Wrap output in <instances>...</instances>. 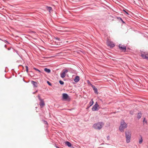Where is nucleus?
<instances>
[{
    "label": "nucleus",
    "instance_id": "obj_1",
    "mask_svg": "<svg viewBox=\"0 0 148 148\" xmlns=\"http://www.w3.org/2000/svg\"><path fill=\"white\" fill-rule=\"evenodd\" d=\"M104 125V123L102 122H99L94 124L93 125V127L95 129L99 130H101Z\"/></svg>",
    "mask_w": 148,
    "mask_h": 148
},
{
    "label": "nucleus",
    "instance_id": "obj_2",
    "mask_svg": "<svg viewBox=\"0 0 148 148\" xmlns=\"http://www.w3.org/2000/svg\"><path fill=\"white\" fill-rule=\"evenodd\" d=\"M127 127V124L124 121L122 120L121 122V124L119 126V130L120 131L123 132L124 129Z\"/></svg>",
    "mask_w": 148,
    "mask_h": 148
},
{
    "label": "nucleus",
    "instance_id": "obj_3",
    "mask_svg": "<svg viewBox=\"0 0 148 148\" xmlns=\"http://www.w3.org/2000/svg\"><path fill=\"white\" fill-rule=\"evenodd\" d=\"M141 56L143 59L148 60V53L147 51H140Z\"/></svg>",
    "mask_w": 148,
    "mask_h": 148
},
{
    "label": "nucleus",
    "instance_id": "obj_4",
    "mask_svg": "<svg viewBox=\"0 0 148 148\" xmlns=\"http://www.w3.org/2000/svg\"><path fill=\"white\" fill-rule=\"evenodd\" d=\"M125 136L126 138V142L127 143H129L130 142L131 140V134L130 132L128 131L125 132Z\"/></svg>",
    "mask_w": 148,
    "mask_h": 148
},
{
    "label": "nucleus",
    "instance_id": "obj_5",
    "mask_svg": "<svg viewBox=\"0 0 148 148\" xmlns=\"http://www.w3.org/2000/svg\"><path fill=\"white\" fill-rule=\"evenodd\" d=\"M38 97L40 101L39 103V105L41 108H43L44 106L45 105L44 102V100L43 99L41 98L40 97L39 95L38 96Z\"/></svg>",
    "mask_w": 148,
    "mask_h": 148
},
{
    "label": "nucleus",
    "instance_id": "obj_6",
    "mask_svg": "<svg viewBox=\"0 0 148 148\" xmlns=\"http://www.w3.org/2000/svg\"><path fill=\"white\" fill-rule=\"evenodd\" d=\"M119 49L124 52H125L126 51V46L124 45H122L121 44H119Z\"/></svg>",
    "mask_w": 148,
    "mask_h": 148
},
{
    "label": "nucleus",
    "instance_id": "obj_7",
    "mask_svg": "<svg viewBox=\"0 0 148 148\" xmlns=\"http://www.w3.org/2000/svg\"><path fill=\"white\" fill-rule=\"evenodd\" d=\"M63 72L61 73L60 74V77L62 78H64L65 77V74L67 73L68 71V70L66 69H64L63 70Z\"/></svg>",
    "mask_w": 148,
    "mask_h": 148
},
{
    "label": "nucleus",
    "instance_id": "obj_8",
    "mask_svg": "<svg viewBox=\"0 0 148 148\" xmlns=\"http://www.w3.org/2000/svg\"><path fill=\"white\" fill-rule=\"evenodd\" d=\"M99 106L97 102H96L92 108V110L93 111H97L98 110L97 108Z\"/></svg>",
    "mask_w": 148,
    "mask_h": 148
},
{
    "label": "nucleus",
    "instance_id": "obj_9",
    "mask_svg": "<svg viewBox=\"0 0 148 148\" xmlns=\"http://www.w3.org/2000/svg\"><path fill=\"white\" fill-rule=\"evenodd\" d=\"M107 45L108 46H110L111 47H113L115 46V44L112 42L108 41L107 42Z\"/></svg>",
    "mask_w": 148,
    "mask_h": 148
},
{
    "label": "nucleus",
    "instance_id": "obj_10",
    "mask_svg": "<svg viewBox=\"0 0 148 148\" xmlns=\"http://www.w3.org/2000/svg\"><path fill=\"white\" fill-rule=\"evenodd\" d=\"M90 84L92 88H93V90H94L95 93L97 94H98V92L97 88H96L95 86L92 85L91 84Z\"/></svg>",
    "mask_w": 148,
    "mask_h": 148
},
{
    "label": "nucleus",
    "instance_id": "obj_11",
    "mask_svg": "<svg viewBox=\"0 0 148 148\" xmlns=\"http://www.w3.org/2000/svg\"><path fill=\"white\" fill-rule=\"evenodd\" d=\"M69 98L68 95L66 93H63L62 94V99H66Z\"/></svg>",
    "mask_w": 148,
    "mask_h": 148
},
{
    "label": "nucleus",
    "instance_id": "obj_12",
    "mask_svg": "<svg viewBox=\"0 0 148 148\" xmlns=\"http://www.w3.org/2000/svg\"><path fill=\"white\" fill-rule=\"evenodd\" d=\"M74 80V82L76 83L78 82L79 80V77L78 76H76L75 77Z\"/></svg>",
    "mask_w": 148,
    "mask_h": 148
},
{
    "label": "nucleus",
    "instance_id": "obj_13",
    "mask_svg": "<svg viewBox=\"0 0 148 148\" xmlns=\"http://www.w3.org/2000/svg\"><path fill=\"white\" fill-rule=\"evenodd\" d=\"M31 83L34 86V87H36L37 86V83L36 82L32 81H31Z\"/></svg>",
    "mask_w": 148,
    "mask_h": 148
},
{
    "label": "nucleus",
    "instance_id": "obj_14",
    "mask_svg": "<svg viewBox=\"0 0 148 148\" xmlns=\"http://www.w3.org/2000/svg\"><path fill=\"white\" fill-rule=\"evenodd\" d=\"M65 144L69 147H71V143L68 141L65 142Z\"/></svg>",
    "mask_w": 148,
    "mask_h": 148
},
{
    "label": "nucleus",
    "instance_id": "obj_15",
    "mask_svg": "<svg viewBox=\"0 0 148 148\" xmlns=\"http://www.w3.org/2000/svg\"><path fill=\"white\" fill-rule=\"evenodd\" d=\"M46 9L47 10L49 11L50 13L51 12V11L52 10V8L51 7L48 6H47L46 7Z\"/></svg>",
    "mask_w": 148,
    "mask_h": 148
},
{
    "label": "nucleus",
    "instance_id": "obj_16",
    "mask_svg": "<svg viewBox=\"0 0 148 148\" xmlns=\"http://www.w3.org/2000/svg\"><path fill=\"white\" fill-rule=\"evenodd\" d=\"M44 71L46 72L49 73L51 72V70L49 69L45 68L44 69Z\"/></svg>",
    "mask_w": 148,
    "mask_h": 148
},
{
    "label": "nucleus",
    "instance_id": "obj_17",
    "mask_svg": "<svg viewBox=\"0 0 148 148\" xmlns=\"http://www.w3.org/2000/svg\"><path fill=\"white\" fill-rule=\"evenodd\" d=\"M93 103L94 101H93V100L92 99L89 103V104L90 105V106H89V107H90L93 104Z\"/></svg>",
    "mask_w": 148,
    "mask_h": 148
},
{
    "label": "nucleus",
    "instance_id": "obj_18",
    "mask_svg": "<svg viewBox=\"0 0 148 148\" xmlns=\"http://www.w3.org/2000/svg\"><path fill=\"white\" fill-rule=\"evenodd\" d=\"M141 116H142L141 113H139L138 114L137 117L138 119H139L141 117Z\"/></svg>",
    "mask_w": 148,
    "mask_h": 148
},
{
    "label": "nucleus",
    "instance_id": "obj_19",
    "mask_svg": "<svg viewBox=\"0 0 148 148\" xmlns=\"http://www.w3.org/2000/svg\"><path fill=\"white\" fill-rule=\"evenodd\" d=\"M141 136V138L139 139V143L140 144L142 142V141H143L142 137L141 136Z\"/></svg>",
    "mask_w": 148,
    "mask_h": 148
},
{
    "label": "nucleus",
    "instance_id": "obj_20",
    "mask_svg": "<svg viewBox=\"0 0 148 148\" xmlns=\"http://www.w3.org/2000/svg\"><path fill=\"white\" fill-rule=\"evenodd\" d=\"M118 18L119 19H120L121 21L122 22V23H125V22L123 21L122 18L120 17Z\"/></svg>",
    "mask_w": 148,
    "mask_h": 148
},
{
    "label": "nucleus",
    "instance_id": "obj_21",
    "mask_svg": "<svg viewBox=\"0 0 148 148\" xmlns=\"http://www.w3.org/2000/svg\"><path fill=\"white\" fill-rule=\"evenodd\" d=\"M59 82L60 84L61 85H63L64 84V82L63 81H61V80L59 81Z\"/></svg>",
    "mask_w": 148,
    "mask_h": 148
},
{
    "label": "nucleus",
    "instance_id": "obj_22",
    "mask_svg": "<svg viewBox=\"0 0 148 148\" xmlns=\"http://www.w3.org/2000/svg\"><path fill=\"white\" fill-rule=\"evenodd\" d=\"M33 69L34 70H35L38 71L39 73H41V71L40 70H39V69H36V68L34 67Z\"/></svg>",
    "mask_w": 148,
    "mask_h": 148
},
{
    "label": "nucleus",
    "instance_id": "obj_23",
    "mask_svg": "<svg viewBox=\"0 0 148 148\" xmlns=\"http://www.w3.org/2000/svg\"><path fill=\"white\" fill-rule=\"evenodd\" d=\"M43 121L44 123L45 124H47L48 125V123L47 122V121H45V120H43Z\"/></svg>",
    "mask_w": 148,
    "mask_h": 148
},
{
    "label": "nucleus",
    "instance_id": "obj_24",
    "mask_svg": "<svg viewBox=\"0 0 148 148\" xmlns=\"http://www.w3.org/2000/svg\"><path fill=\"white\" fill-rule=\"evenodd\" d=\"M47 82L49 85L50 86H51V85H52L51 84L50 82L48 81H47Z\"/></svg>",
    "mask_w": 148,
    "mask_h": 148
},
{
    "label": "nucleus",
    "instance_id": "obj_25",
    "mask_svg": "<svg viewBox=\"0 0 148 148\" xmlns=\"http://www.w3.org/2000/svg\"><path fill=\"white\" fill-rule=\"evenodd\" d=\"M123 11L125 12V13L127 15H129V13L127 12L126 11H125V10H123Z\"/></svg>",
    "mask_w": 148,
    "mask_h": 148
},
{
    "label": "nucleus",
    "instance_id": "obj_26",
    "mask_svg": "<svg viewBox=\"0 0 148 148\" xmlns=\"http://www.w3.org/2000/svg\"><path fill=\"white\" fill-rule=\"evenodd\" d=\"M3 41L5 43H7L8 44L9 43V42L8 41H7V40H3Z\"/></svg>",
    "mask_w": 148,
    "mask_h": 148
},
{
    "label": "nucleus",
    "instance_id": "obj_27",
    "mask_svg": "<svg viewBox=\"0 0 148 148\" xmlns=\"http://www.w3.org/2000/svg\"><path fill=\"white\" fill-rule=\"evenodd\" d=\"M14 50V51L15 52H16V53H17V54L19 55V54H18V52L17 51V50Z\"/></svg>",
    "mask_w": 148,
    "mask_h": 148
},
{
    "label": "nucleus",
    "instance_id": "obj_28",
    "mask_svg": "<svg viewBox=\"0 0 148 148\" xmlns=\"http://www.w3.org/2000/svg\"><path fill=\"white\" fill-rule=\"evenodd\" d=\"M133 112L132 111H130V113L132 115L133 114Z\"/></svg>",
    "mask_w": 148,
    "mask_h": 148
},
{
    "label": "nucleus",
    "instance_id": "obj_29",
    "mask_svg": "<svg viewBox=\"0 0 148 148\" xmlns=\"http://www.w3.org/2000/svg\"><path fill=\"white\" fill-rule=\"evenodd\" d=\"M56 40H60V39L59 38H56Z\"/></svg>",
    "mask_w": 148,
    "mask_h": 148
},
{
    "label": "nucleus",
    "instance_id": "obj_30",
    "mask_svg": "<svg viewBox=\"0 0 148 148\" xmlns=\"http://www.w3.org/2000/svg\"><path fill=\"white\" fill-rule=\"evenodd\" d=\"M55 147L56 148H60L58 147V146H57L56 145H55Z\"/></svg>",
    "mask_w": 148,
    "mask_h": 148
},
{
    "label": "nucleus",
    "instance_id": "obj_31",
    "mask_svg": "<svg viewBox=\"0 0 148 148\" xmlns=\"http://www.w3.org/2000/svg\"><path fill=\"white\" fill-rule=\"evenodd\" d=\"M25 67H26V69H28V67L27 66H25Z\"/></svg>",
    "mask_w": 148,
    "mask_h": 148
},
{
    "label": "nucleus",
    "instance_id": "obj_32",
    "mask_svg": "<svg viewBox=\"0 0 148 148\" xmlns=\"http://www.w3.org/2000/svg\"><path fill=\"white\" fill-rule=\"evenodd\" d=\"M87 82L88 84H89L90 83V82L89 80H88Z\"/></svg>",
    "mask_w": 148,
    "mask_h": 148
},
{
    "label": "nucleus",
    "instance_id": "obj_33",
    "mask_svg": "<svg viewBox=\"0 0 148 148\" xmlns=\"http://www.w3.org/2000/svg\"><path fill=\"white\" fill-rule=\"evenodd\" d=\"M26 70L27 72V73H28V69H26Z\"/></svg>",
    "mask_w": 148,
    "mask_h": 148
},
{
    "label": "nucleus",
    "instance_id": "obj_34",
    "mask_svg": "<svg viewBox=\"0 0 148 148\" xmlns=\"http://www.w3.org/2000/svg\"><path fill=\"white\" fill-rule=\"evenodd\" d=\"M145 118H144V119L143 120V122H144V121H145Z\"/></svg>",
    "mask_w": 148,
    "mask_h": 148
},
{
    "label": "nucleus",
    "instance_id": "obj_35",
    "mask_svg": "<svg viewBox=\"0 0 148 148\" xmlns=\"http://www.w3.org/2000/svg\"><path fill=\"white\" fill-rule=\"evenodd\" d=\"M10 48H8V50H10Z\"/></svg>",
    "mask_w": 148,
    "mask_h": 148
},
{
    "label": "nucleus",
    "instance_id": "obj_36",
    "mask_svg": "<svg viewBox=\"0 0 148 148\" xmlns=\"http://www.w3.org/2000/svg\"><path fill=\"white\" fill-rule=\"evenodd\" d=\"M4 47L5 48H6V45H5V46H4Z\"/></svg>",
    "mask_w": 148,
    "mask_h": 148
},
{
    "label": "nucleus",
    "instance_id": "obj_37",
    "mask_svg": "<svg viewBox=\"0 0 148 148\" xmlns=\"http://www.w3.org/2000/svg\"><path fill=\"white\" fill-rule=\"evenodd\" d=\"M35 92H33V94H34L35 93Z\"/></svg>",
    "mask_w": 148,
    "mask_h": 148
},
{
    "label": "nucleus",
    "instance_id": "obj_38",
    "mask_svg": "<svg viewBox=\"0 0 148 148\" xmlns=\"http://www.w3.org/2000/svg\"><path fill=\"white\" fill-rule=\"evenodd\" d=\"M89 107H89V106L88 107H87V108H89Z\"/></svg>",
    "mask_w": 148,
    "mask_h": 148
},
{
    "label": "nucleus",
    "instance_id": "obj_39",
    "mask_svg": "<svg viewBox=\"0 0 148 148\" xmlns=\"http://www.w3.org/2000/svg\"><path fill=\"white\" fill-rule=\"evenodd\" d=\"M37 92V90H36L35 92Z\"/></svg>",
    "mask_w": 148,
    "mask_h": 148
},
{
    "label": "nucleus",
    "instance_id": "obj_40",
    "mask_svg": "<svg viewBox=\"0 0 148 148\" xmlns=\"http://www.w3.org/2000/svg\"><path fill=\"white\" fill-rule=\"evenodd\" d=\"M108 137L109 138V136H108Z\"/></svg>",
    "mask_w": 148,
    "mask_h": 148
}]
</instances>
